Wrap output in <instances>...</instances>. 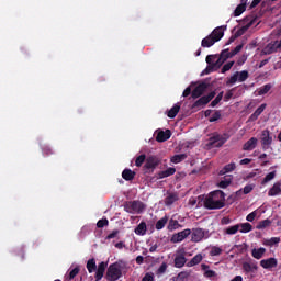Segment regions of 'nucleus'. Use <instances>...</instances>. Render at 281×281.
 <instances>
[{
  "label": "nucleus",
  "mask_w": 281,
  "mask_h": 281,
  "mask_svg": "<svg viewBox=\"0 0 281 281\" xmlns=\"http://www.w3.org/2000/svg\"><path fill=\"white\" fill-rule=\"evenodd\" d=\"M225 206V192L215 190L204 199V207L206 210H223Z\"/></svg>",
  "instance_id": "obj_1"
},
{
  "label": "nucleus",
  "mask_w": 281,
  "mask_h": 281,
  "mask_svg": "<svg viewBox=\"0 0 281 281\" xmlns=\"http://www.w3.org/2000/svg\"><path fill=\"white\" fill-rule=\"evenodd\" d=\"M123 269H124V263L122 262H114L110 265L105 276L106 280L108 281L120 280Z\"/></svg>",
  "instance_id": "obj_2"
},
{
  "label": "nucleus",
  "mask_w": 281,
  "mask_h": 281,
  "mask_svg": "<svg viewBox=\"0 0 281 281\" xmlns=\"http://www.w3.org/2000/svg\"><path fill=\"white\" fill-rule=\"evenodd\" d=\"M124 210L127 214H142L146 210V204L139 200L127 201L124 203Z\"/></svg>",
  "instance_id": "obj_3"
},
{
  "label": "nucleus",
  "mask_w": 281,
  "mask_h": 281,
  "mask_svg": "<svg viewBox=\"0 0 281 281\" xmlns=\"http://www.w3.org/2000/svg\"><path fill=\"white\" fill-rule=\"evenodd\" d=\"M227 139H229V134L224 133L223 135H221L218 133H214L213 136L209 138V143L206 144V146H209V148H221L225 145Z\"/></svg>",
  "instance_id": "obj_4"
},
{
  "label": "nucleus",
  "mask_w": 281,
  "mask_h": 281,
  "mask_svg": "<svg viewBox=\"0 0 281 281\" xmlns=\"http://www.w3.org/2000/svg\"><path fill=\"white\" fill-rule=\"evenodd\" d=\"M216 98V92L212 91L206 95L201 97L199 100H196L192 105L191 109L193 111H201V109H204V106H207L212 100Z\"/></svg>",
  "instance_id": "obj_5"
},
{
  "label": "nucleus",
  "mask_w": 281,
  "mask_h": 281,
  "mask_svg": "<svg viewBox=\"0 0 281 281\" xmlns=\"http://www.w3.org/2000/svg\"><path fill=\"white\" fill-rule=\"evenodd\" d=\"M243 49V44L237 45L233 50L229 52L228 48L224 49L221 52V54L218 55L220 58L222 60H224V63H226L227 60H229V58H234V56H236V54H238L240 50Z\"/></svg>",
  "instance_id": "obj_6"
},
{
  "label": "nucleus",
  "mask_w": 281,
  "mask_h": 281,
  "mask_svg": "<svg viewBox=\"0 0 281 281\" xmlns=\"http://www.w3.org/2000/svg\"><path fill=\"white\" fill-rule=\"evenodd\" d=\"M225 60H223L220 55H207L206 56V64L212 65L215 68V71L217 69H221L223 67V64Z\"/></svg>",
  "instance_id": "obj_7"
},
{
  "label": "nucleus",
  "mask_w": 281,
  "mask_h": 281,
  "mask_svg": "<svg viewBox=\"0 0 281 281\" xmlns=\"http://www.w3.org/2000/svg\"><path fill=\"white\" fill-rule=\"evenodd\" d=\"M192 234V229L190 228H187V229H183L179 233H176L171 236V243H183V240H186V238H188V236H190Z\"/></svg>",
  "instance_id": "obj_8"
},
{
  "label": "nucleus",
  "mask_w": 281,
  "mask_h": 281,
  "mask_svg": "<svg viewBox=\"0 0 281 281\" xmlns=\"http://www.w3.org/2000/svg\"><path fill=\"white\" fill-rule=\"evenodd\" d=\"M205 234H207V232L203 228H193L191 231V241L201 243V240L205 238Z\"/></svg>",
  "instance_id": "obj_9"
},
{
  "label": "nucleus",
  "mask_w": 281,
  "mask_h": 281,
  "mask_svg": "<svg viewBox=\"0 0 281 281\" xmlns=\"http://www.w3.org/2000/svg\"><path fill=\"white\" fill-rule=\"evenodd\" d=\"M205 91H207V83L202 82L193 89V91L191 92V98L193 100H196V99L201 98V95H203V93H205Z\"/></svg>",
  "instance_id": "obj_10"
},
{
  "label": "nucleus",
  "mask_w": 281,
  "mask_h": 281,
  "mask_svg": "<svg viewBox=\"0 0 281 281\" xmlns=\"http://www.w3.org/2000/svg\"><path fill=\"white\" fill-rule=\"evenodd\" d=\"M273 144V137H271V132L269 130H263L261 133V146L262 148H269Z\"/></svg>",
  "instance_id": "obj_11"
},
{
  "label": "nucleus",
  "mask_w": 281,
  "mask_h": 281,
  "mask_svg": "<svg viewBox=\"0 0 281 281\" xmlns=\"http://www.w3.org/2000/svg\"><path fill=\"white\" fill-rule=\"evenodd\" d=\"M160 162L161 161L159 160V158H157V156H149L146 159L144 168H146V170H155V168H157Z\"/></svg>",
  "instance_id": "obj_12"
},
{
  "label": "nucleus",
  "mask_w": 281,
  "mask_h": 281,
  "mask_svg": "<svg viewBox=\"0 0 281 281\" xmlns=\"http://www.w3.org/2000/svg\"><path fill=\"white\" fill-rule=\"evenodd\" d=\"M260 267H262V269H274V267H278V259L273 257L263 259L260 261Z\"/></svg>",
  "instance_id": "obj_13"
},
{
  "label": "nucleus",
  "mask_w": 281,
  "mask_h": 281,
  "mask_svg": "<svg viewBox=\"0 0 281 281\" xmlns=\"http://www.w3.org/2000/svg\"><path fill=\"white\" fill-rule=\"evenodd\" d=\"M106 267H108V263L104 262V261H101L98 266V268L95 269V281H100L102 280V278H104V271H106Z\"/></svg>",
  "instance_id": "obj_14"
},
{
  "label": "nucleus",
  "mask_w": 281,
  "mask_h": 281,
  "mask_svg": "<svg viewBox=\"0 0 281 281\" xmlns=\"http://www.w3.org/2000/svg\"><path fill=\"white\" fill-rule=\"evenodd\" d=\"M188 262V259L186 258L184 254H179L175 257L173 265L176 269H181L186 267V263Z\"/></svg>",
  "instance_id": "obj_15"
},
{
  "label": "nucleus",
  "mask_w": 281,
  "mask_h": 281,
  "mask_svg": "<svg viewBox=\"0 0 281 281\" xmlns=\"http://www.w3.org/2000/svg\"><path fill=\"white\" fill-rule=\"evenodd\" d=\"M279 47H278V41H276L274 43H270L268 44L261 52V54H263V56H269L271 54H276V52H278Z\"/></svg>",
  "instance_id": "obj_16"
},
{
  "label": "nucleus",
  "mask_w": 281,
  "mask_h": 281,
  "mask_svg": "<svg viewBox=\"0 0 281 281\" xmlns=\"http://www.w3.org/2000/svg\"><path fill=\"white\" fill-rule=\"evenodd\" d=\"M170 137H172V132L170 130L160 131L156 136V142H159V143L168 142Z\"/></svg>",
  "instance_id": "obj_17"
},
{
  "label": "nucleus",
  "mask_w": 281,
  "mask_h": 281,
  "mask_svg": "<svg viewBox=\"0 0 281 281\" xmlns=\"http://www.w3.org/2000/svg\"><path fill=\"white\" fill-rule=\"evenodd\" d=\"M179 201V194L178 193H168L167 196L165 198V205L167 207H170L173 203H177Z\"/></svg>",
  "instance_id": "obj_18"
},
{
  "label": "nucleus",
  "mask_w": 281,
  "mask_h": 281,
  "mask_svg": "<svg viewBox=\"0 0 281 281\" xmlns=\"http://www.w3.org/2000/svg\"><path fill=\"white\" fill-rule=\"evenodd\" d=\"M233 180H234V176L232 175L224 176L217 186L218 188H222L223 190H225V188H229V186H232Z\"/></svg>",
  "instance_id": "obj_19"
},
{
  "label": "nucleus",
  "mask_w": 281,
  "mask_h": 281,
  "mask_svg": "<svg viewBox=\"0 0 281 281\" xmlns=\"http://www.w3.org/2000/svg\"><path fill=\"white\" fill-rule=\"evenodd\" d=\"M210 36H212L218 43V41H221V38L225 36V31L223 30V26H217L216 29H214Z\"/></svg>",
  "instance_id": "obj_20"
},
{
  "label": "nucleus",
  "mask_w": 281,
  "mask_h": 281,
  "mask_svg": "<svg viewBox=\"0 0 281 281\" xmlns=\"http://www.w3.org/2000/svg\"><path fill=\"white\" fill-rule=\"evenodd\" d=\"M243 270L246 273H254V271H258V263H256V261H254V262H244L243 263Z\"/></svg>",
  "instance_id": "obj_21"
},
{
  "label": "nucleus",
  "mask_w": 281,
  "mask_h": 281,
  "mask_svg": "<svg viewBox=\"0 0 281 281\" xmlns=\"http://www.w3.org/2000/svg\"><path fill=\"white\" fill-rule=\"evenodd\" d=\"M281 194V181L276 182L268 191V196H278Z\"/></svg>",
  "instance_id": "obj_22"
},
{
  "label": "nucleus",
  "mask_w": 281,
  "mask_h": 281,
  "mask_svg": "<svg viewBox=\"0 0 281 281\" xmlns=\"http://www.w3.org/2000/svg\"><path fill=\"white\" fill-rule=\"evenodd\" d=\"M256 146H258V138L251 137L244 144L243 150H254Z\"/></svg>",
  "instance_id": "obj_23"
},
{
  "label": "nucleus",
  "mask_w": 281,
  "mask_h": 281,
  "mask_svg": "<svg viewBox=\"0 0 281 281\" xmlns=\"http://www.w3.org/2000/svg\"><path fill=\"white\" fill-rule=\"evenodd\" d=\"M265 254H267V249L263 247L255 248L251 250V256L256 260H260L262 258V256H265Z\"/></svg>",
  "instance_id": "obj_24"
},
{
  "label": "nucleus",
  "mask_w": 281,
  "mask_h": 281,
  "mask_svg": "<svg viewBox=\"0 0 281 281\" xmlns=\"http://www.w3.org/2000/svg\"><path fill=\"white\" fill-rule=\"evenodd\" d=\"M146 232H147V226H146V222H140L136 228L134 229V233L137 236H146Z\"/></svg>",
  "instance_id": "obj_25"
},
{
  "label": "nucleus",
  "mask_w": 281,
  "mask_h": 281,
  "mask_svg": "<svg viewBox=\"0 0 281 281\" xmlns=\"http://www.w3.org/2000/svg\"><path fill=\"white\" fill-rule=\"evenodd\" d=\"M135 175H137L135 171L131 169H124L122 171V179H124V181H133V179H135Z\"/></svg>",
  "instance_id": "obj_26"
},
{
  "label": "nucleus",
  "mask_w": 281,
  "mask_h": 281,
  "mask_svg": "<svg viewBox=\"0 0 281 281\" xmlns=\"http://www.w3.org/2000/svg\"><path fill=\"white\" fill-rule=\"evenodd\" d=\"M201 269L202 271H204V278H216V271L209 270L210 269L209 265L202 263Z\"/></svg>",
  "instance_id": "obj_27"
},
{
  "label": "nucleus",
  "mask_w": 281,
  "mask_h": 281,
  "mask_svg": "<svg viewBox=\"0 0 281 281\" xmlns=\"http://www.w3.org/2000/svg\"><path fill=\"white\" fill-rule=\"evenodd\" d=\"M215 43H218L212 35L204 37L201 42L202 47H212Z\"/></svg>",
  "instance_id": "obj_28"
},
{
  "label": "nucleus",
  "mask_w": 281,
  "mask_h": 281,
  "mask_svg": "<svg viewBox=\"0 0 281 281\" xmlns=\"http://www.w3.org/2000/svg\"><path fill=\"white\" fill-rule=\"evenodd\" d=\"M234 170H236V164L231 162V164L224 166V168L222 170H220L218 175H220V177H223V175H227V172H234Z\"/></svg>",
  "instance_id": "obj_29"
},
{
  "label": "nucleus",
  "mask_w": 281,
  "mask_h": 281,
  "mask_svg": "<svg viewBox=\"0 0 281 281\" xmlns=\"http://www.w3.org/2000/svg\"><path fill=\"white\" fill-rule=\"evenodd\" d=\"M177 172V169L169 167L167 170L160 171L158 173V179H166L167 177H172Z\"/></svg>",
  "instance_id": "obj_30"
},
{
  "label": "nucleus",
  "mask_w": 281,
  "mask_h": 281,
  "mask_svg": "<svg viewBox=\"0 0 281 281\" xmlns=\"http://www.w3.org/2000/svg\"><path fill=\"white\" fill-rule=\"evenodd\" d=\"M202 261L203 255L198 254L187 263V267H196V265H201Z\"/></svg>",
  "instance_id": "obj_31"
},
{
  "label": "nucleus",
  "mask_w": 281,
  "mask_h": 281,
  "mask_svg": "<svg viewBox=\"0 0 281 281\" xmlns=\"http://www.w3.org/2000/svg\"><path fill=\"white\" fill-rule=\"evenodd\" d=\"M179 111H181V105L179 104H175L168 112H167V116L170 117V120L177 117V115L179 114Z\"/></svg>",
  "instance_id": "obj_32"
},
{
  "label": "nucleus",
  "mask_w": 281,
  "mask_h": 281,
  "mask_svg": "<svg viewBox=\"0 0 281 281\" xmlns=\"http://www.w3.org/2000/svg\"><path fill=\"white\" fill-rule=\"evenodd\" d=\"M239 225V232L240 234H249V232H251V229H254V226H251L250 223H241V224H238Z\"/></svg>",
  "instance_id": "obj_33"
},
{
  "label": "nucleus",
  "mask_w": 281,
  "mask_h": 281,
  "mask_svg": "<svg viewBox=\"0 0 281 281\" xmlns=\"http://www.w3.org/2000/svg\"><path fill=\"white\" fill-rule=\"evenodd\" d=\"M86 267L89 273L95 272V270L98 269V265H95V259H89Z\"/></svg>",
  "instance_id": "obj_34"
},
{
  "label": "nucleus",
  "mask_w": 281,
  "mask_h": 281,
  "mask_svg": "<svg viewBox=\"0 0 281 281\" xmlns=\"http://www.w3.org/2000/svg\"><path fill=\"white\" fill-rule=\"evenodd\" d=\"M280 243V237H272L270 239H265L262 245L266 247H273V245H278Z\"/></svg>",
  "instance_id": "obj_35"
},
{
  "label": "nucleus",
  "mask_w": 281,
  "mask_h": 281,
  "mask_svg": "<svg viewBox=\"0 0 281 281\" xmlns=\"http://www.w3.org/2000/svg\"><path fill=\"white\" fill-rule=\"evenodd\" d=\"M240 229V225H234V226H229L225 229V234H227L228 236H234V234H238V231Z\"/></svg>",
  "instance_id": "obj_36"
},
{
  "label": "nucleus",
  "mask_w": 281,
  "mask_h": 281,
  "mask_svg": "<svg viewBox=\"0 0 281 281\" xmlns=\"http://www.w3.org/2000/svg\"><path fill=\"white\" fill-rule=\"evenodd\" d=\"M187 278H190V272L181 271L177 277L172 278V281H184Z\"/></svg>",
  "instance_id": "obj_37"
},
{
  "label": "nucleus",
  "mask_w": 281,
  "mask_h": 281,
  "mask_svg": "<svg viewBox=\"0 0 281 281\" xmlns=\"http://www.w3.org/2000/svg\"><path fill=\"white\" fill-rule=\"evenodd\" d=\"M188 159V155L186 154H179V155H175L172 158H171V162L172 164H181V161Z\"/></svg>",
  "instance_id": "obj_38"
},
{
  "label": "nucleus",
  "mask_w": 281,
  "mask_h": 281,
  "mask_svg": "<svg viewBox=\"0 0 281 281\" xmlns=\"http://www.w3.org/2000/svg\"><path fill=\"white\" fill-rule=\"evenodd\" d=\"M250 25H254V21H251V22L249 23V25L241 26L240 29H238V30L235 32V37L240 38V36H243V34H245V32H247V30H249V26H250Z\"/></svg>",
  "instance_id": "obj_39"
},
{
  "label": "nucleus",
  "mask_w": 281,
  "mask_h": 281,
  "mask_svg": "<svg viewBox=\"0 0 281 281\" xmlns=\"http://www.w3.org/2000/svg\"><path fill=\"white\" fill-rule=\"evenodd\" d=\"M273 179H276V171H271L266 175V177L261 181V186H267V183H269V181H273Z\"/></svg>",
  "instance_id": "obj_40"
},
{
  "label": "nucleus",
  "mask_w": 281,
  "mask_h": 281,
  "mask_svg": "<svg viewBox=\"0 0 281 281\" xmlns=\"http://www.w3.org/2000/svg\"><path fill=\"white\" fill-rule=\"evenodd\" d=\"M271 91V83H267L258 89V95H267Z\"/></svg>",
  "instance_id": "obj_41"
},
{
  "label": "nucleus",
  "mask_w": 281,
  "mask_h": 281,
  "mask_svg": "<svg viewBox=\"0 0 281 281\" xmlns=\"http://www.w3.org/2000/svg\"><path fill=\"white\" fill-rule=\"evenodd\" d=\"M168 223V216H165L162 218H160L157 223H156V229H164V227H166V224Z\"/></svg>",
  "instance_id": "obj_42"
},
{
  "label": "nucleus",
  "mask_w": 281,
  "mask_h": 281,
  "mask_svg": "<svg viewBox=\"0 0 281 281\" xmlns=\"http://www.w3.org/2000/svg\"><path fill=\"white\" fill-rule=\"evenodd\" d=\"M248 78H249V71L243 70L238 72V77H237L238 82H245V80H247Z\"/></svg>",
  "instance_id": "obj_43"
},
{
  "label": "nucleus",
  "mask_w": 281,
  "mask_h": 281,
  "mask_svg": "<svg viewBox=\"0 0 281 281\" xmlns=\"http://www.w3.org/2000/svg\"><path fill=\"white\" fill-rule=\"evenodd\" d=\"M221 254H223V248L217 247V246L211 247L210 256H212V257H214V256H221Z\"/></svg>",
  "instance_id": "obj_44"
},
{
  "label": "nucleus",
  "mask_w": 281,
  "mask_h": 281,
  "mask_svg": "<svg viewBox=\"0 0 281 281\" xmlns=\"http://www.w3.org/2000/svg\"><path fill=\"white\" fill-rule=\"evenodd\" d=\"M270 225H271V220H263L258 223L257 228L267 229V227H269Z\"/></svg>",
  "instance_id": "obj_45"
},
{
  "label": "nucleus",
  "mask_w": 281,
  "mask_h": 281,
  "mask_svg": "<svg viewBox=\"0 0 281 281\" xmlns=\"http://www.w3.org/2000/svg\"><path fill=\"white\" fill-rule=\"evenodd\" d=\"M245 10H247V7H245V4H238L234 10V16H240V14L245 12Z\"/></svg>",
  "instance_id": "obj_46"
},
{
  "label": "nucleus",
  "mask_w": 281,
  "mask_h": 281,
  "mask_svg": "<svg viewBox=\"0 0 281 281\" xmlns=\"http://www.w3.org/2000/svg\"><path fill=\"white\" fill-rule=\"evenodd\" d=\"M144 161H146V155L145 154H142L139 155L136 160H135V166L137 168H142V166L144 165Z\"/></svg>",
  "instance_id": "obj_47"
},
{
  "label": "nucleus",
  "mask_w": 281,
  "mask_h": 281,
  "mask_svg": "<svg viewBox=\"0 0 281 281\" xmlns=\"http://www.w3.org/2000/svg\"><path fill=\"white\" fill-rule=\"evenodd\" d=\"M177 227H181V224H179V221L177 220H170L168 224V229L172 232V229H177Z\"/></svg>",
  "instance_id": "obj_48"
},
{
  "label": "nucleus",
  "mask_w": 281,
  "mask_h": 281,
  "mask_svg": "<svg viewBox=\"0 0 281 281\" xmlns=\"http://www.w3.org/2000/svg\"><path fill=\"white\" fill-rule=\"evenodd\" d=\"M221 100H223V92H220L216 95V98L210 103V106L214 109V106H216L221 102Z\"/></svg>",
  "instance_id": "obj_49"
},
{
  "label": "nucleus",
  "mask_w": 281,
  "mask_h": 281,
  "mask_svg": "<svg viewBox=\"0 0 281 281\" xmlns=\"http://www.w3.org/2000/svg\"><path fill=\"white\" fill-rule=\"evenodd\" d=\"M108 225H109V220L108 218L99 220L98 223H97V227L99 229H102V227H106Z\"/></svg>",
  "instance_id": "obj_50"
},
{
  "label": "nucleus",
  "mask_w": 281,
  "mask_h": 281,
  "mask_svg": "<svg viewBox=\"0 0 281 281\" xmlns=\"http://www.w3.org/2000/svg\"><path fill=\"white\" fill-rule=\"evenodd\" d=\"M232 67H234V61H228L226 63L223 67H222V74H227V71H229V69H232Z\"/></svg>",
  "instance_id": "obj_51"
},
{
  "label": "nucleus",
  "mask_w": 281,
  "mask_h": 281,
  "mask_svg": "<svg viewBox=\"0 0 281 281\" xmlns=\"http://www.w3.org/2000/svg\"><path fill=\"white\" fill-rule=\"evenodd\" d=\"M167 269H168V265H166V262H162L157 270V276H161L166 273Z\"/></svg>",
  "instance_id": "obj_52"
},
{
  "label": "nucleus",
  "mask_w": 281,
  "mask_h": 281,
  "mask_svg": "<svg viewBox=\"0 0 281 281\" xmlns=\"http://www.w3.org/2000/svg\"><path fill=\"white\" fill-rule=\"evenodd\" d=\"M221 117V111L216 110L213 115L209 119V122H218Z\"/></svg>",
  "instance_id": "obj_53"
},
{
  "label": "nucleus",
  "mask_w": 281,
  "mask_h": 281,
  "mask_svg": "<svg viewBox=\"0 0 281 281\" xmlns=\"http://www.w3.org/2000/svg\"><path fill=\"white\" fill-rule=\"evenodd\" d=\"M42 153H43V155H45V157H49V155H54V151L52 150V147H49V146H44L42 148Z\"/></svg>",
  "instance_id": "obj_54"
},
{
  "label": "nucleus",
  "mask_w": 281,
  "mask_h": 281,
  "mask_svg": "<svg viewBox=\"0 0 281 281\" xmlns=\"http://www.w3.org/2000/svg\"><path fill=\"white\" fill-rule=\"evenodd\" d=\"M254 188H256L255 184H247L241 190H243L244 194H250V192L254 191Z\"/></svg>",
  "instance_id": "obj_55"
},
{
  "label": "nucleus",
  "mask_w": 281,
  "mask_h": 281,
  "mask_svg": "<svg viewBox=\"0 0 281 281\" xmlns=\"http://www.w3.org/2000/svg\"><path fill=\"white\" fill-rule=\"evenodd\" d=\"M78 273H80V268L76 267L74 268L70 272H69V280H74V278H76V276H78Z\"/></svg>",
  "instance_id": "obj_56"
},
{
  "label": "nucleus",
  "mask_w": 281,
  "mask_h": 281,
  "mask_svg": "<svg viewBox=\"0 0 281 281\" xmlns=\"http://www.w3.org/2000/svg\"><path fill=\"white\" fill-rule=\"evenodd\" d=\"M265 109H267V104H261L254 113L260 117V115H262V113L265 112Z\"/></svg>",
  "instance_id": "obj_57"
},
{
  "label": "nucleus",
  "mask_w": 281,
  "mask_h": 281,
  "mask_svg": "<svg viewBox=\"0 0 281 281\" xmlns=\"http://www.w3.org/2000/svg\"><path fill=\"white\" fill-rule=\"evenodd\" d=\"M238 82V71H236L228 80L227 85H236Z\"/></svg>",
  "instance_id": "obj_58"
},
{
  "label": "nucleus",
  "mask_w": 281,
  "mask_h": 281,
  "mask_svg": "<svg viewBox=\"0 0 281 281\" xmlns=\"http://www.w3.org/2000/svg\"><path fill=\"white\" fill-rule=\"evenodd\" d=\"M244 192L243 189H239L238 191L235 192L234 195H231V199H233V201H236L238 199H240V196H243Z\"/></svg>",
  "instance_id": "obj_59"
},
{
  "label": "nucleus",
  "mask_w": 281,
  "mask_h": 281,
  "mask_svg": "<svg viewBox=\"0 0 281 281\" xmlns=\"http://www.w3.org/2000/svg\"><path fill=\"white\" fill-rule=\"evenodd\" d=\"M246 221H248V223H254V221H256V212H251L250 214H248L246 216Z\"/></svg>",
  "instance_id": "obj_60"
},
{
  "label": "nucleus",
  "mask_w": 281,
  "mask_h": 281,
  "mask_svg": "<svg viewBox=\"0 0 281 281\" xmlns=\"http://www.w3.org/2000/svg\"><path fill=\"white\" fill-rule=\"evenodd\" d=\"M142 281H155V277L153 274H150V273H146L143 277Z\"/></svg>",
  "instance_id": "obj_61"
},
{
  "label": "nucleus",
  "mask_w": 281,
  "mask_h": 281,
  "mask_svg": "<svg viewBox=\"0 0 281 281\" xmlns=\"http://www.w3.org/2000/svg\"><path fill=\"white\" fill-rule=\"evenodd\" d=\"M209 66L205 68L204 74H212V71H216V68L212 64H207Z\"/></svg>",
  "instance_id": "obj_62"
},
{
  "label": "nucleus",
  "mask_w": 281,
  "mask_h": 281,
  "mask_svg": "<svg viewBox=\"0 0 281 281\" xmlns=\"http://www.w3.org/2000/svg\"><path fill=\"white\" fill-rule=\"evenodd\" d=\"M117 234H120V231H113L112 233H110L106 236V240H111V239L115 238L117 236Z\"/></svg>",
  "instance_id": "obj_63"
},
{
  "label": "nucleus",
  "mask_w": 281,
  "mask_h": 281,
  "mask_svg": "<svg viewBox=\"0 0 281 281\" xmlns=\"http://www.w3.org/2000/svg\"><path fill=\"white\" fill-rule=\"evenodd\" d=\"M262 0H252V2L250 3V7H249V9L250 10H254V8H257V5H260V2H261Z\"/></svg>",
  "instance_id": "obj_64"
}]
</instances>
